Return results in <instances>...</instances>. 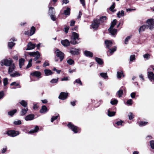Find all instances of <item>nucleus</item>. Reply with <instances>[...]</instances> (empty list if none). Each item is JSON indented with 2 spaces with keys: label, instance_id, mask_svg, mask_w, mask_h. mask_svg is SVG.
<instances>
[{
  "label": "nucleus",
  "instance_id": "obj_1",
  "mask_svg": "<svg viewBox=\"0 0 154 154\" xmlns=\"http://www.w3.org/2000/svg\"><path fill=\"white\" fill-rule=\"evenodd\" d=\"M72 41H71L70 42L72 44L75 45L80 42H77L76 40H79L80 38H79V34L75 32H73L71 37Z\"/></svg>",
  "mask_w": 154,
  "mask_h": 154
},
{
  "label": "nucleus",
  "instance_id": "obj_2",
  "mask_svg": "<svg viewBox=\"0 0 154 154\" xmlns=\"http://www.w3.org/2000/svg\"><path fill=\"white\" fill-rule=\"evenodd\" d=\"M146 25L149 29L151 30L154 28V19L150 18L146 21Z\"/></svg>",
  "mask_w": 154,
  "mask_h": 154
},
{
  "label": "nucleus",
  "instance_id": "obj_3",
  "mask_svg": "<svg viewBox=\"0 0 154 154\" xmlns=\"http://www.w3.org/2000/svg\"><path fill=\"white\" fill-rule=\"evenodd\" d=\"M13 61L11 59L9 60L5 59L2 60L1 63V64L2 66L5 65L6 66H10L13 63Z\"/></svg>",
  "mask_w": 154,
  "mask_h": 154
},
{
  "label": "nucleus",
  "instance_id": "obj_4",
  "mask_svg": "<svg viewBox=\"0 0 154 154\" xmlns=\"http://www.w3.org/2000/svg\"><path fill=\"white\" fill-rule=\"evenodd\" d=\"M67 125L69 128L71 129L75 133H76L78 132L79 128L71 123H69Z\"/></svg>",
  "mask_w": 154,
  "mask_h": 154
},
{
  "label": "nucleus",
  "instance_id": "obj_5",
  "mask_svg": "<svg viewBox=\"0 0 154 154\" xmlns=\"http://www.w3.org/2000/svg\"><path fill=\"white\" fill-rule=\"evenodd\" d=\"M100 24V21L97 20H94L93 23L91 25L92 28L94 29H96Z\"/></svg>",
  "mask_w": 154,
  "mask_h": 154
},
{
  "label": "nucleus",
  "instance_id": "obj_6",
  "mask_svg": "<svg viewBox=\"0 0 154 154\" xmlns=\"http://www.w3.org/2000/svg\"><path fill=\"white\" fill-rule=\"evenodd\" d=\"M56 55L59 57L60 61H62L64 57V54L63 52L59 51V50H57L56 51Z\"/></svg>",
  "mask_w": 154,
  "mask_h": 154
},
{
  "label": "nucleus",
  "instance_id": "obj_7",
  "mask_svg": "<svg viewBox=\"0 0 154 154\" xmlns=\"http://www.w3.org/2000/svg\"><path fill=\"white\" fill-rule=\"evenodd\" d=\"M30 75L36 77L38 78H40L41 77L42 74L40 72L35 71L31 73Z\"/></svg>",
  "mask_w": 154,
  "mask_h": 154
},
{
  "label": "nucleus",
  "instance_id": "obj_8",
  "mask_svg": "<svg viewBox=\"0 0 154 154\" xmlns=\"http://www.w3.org/2000/svg\"><path fill=\"white\" fill-rule=\"evenodd\" d=\"M7 134L8 136L11 137H15L19 134L18 131H10L7 132Z\"/></svg>",
  "mask_w": 154,
  "mask_h": 154
},
{
  "label": "nucleus",
  "instance_id": "obj_9",
  "mask_svg": "<svg viewBox=\"0 0 154 154\" xmlns=\"http://www.w3.org/2000/svg\"><path fill=\"white\" fill-rule=\"evenodd\" d=\"M51 1H50V3L48 5V7L49 8V10H48V14L50 15L53 14H54L55 13V11L54 10V7H52L51 6Z\"/></svg>",
  "mask_w": 154,
  "mask_h": 154
},
{
  "label": "nucleus",
  "instance_id": "obj_10",
  "mask_svg": "<svg viewBox=\"0 0 154 154\" xmlns=\"http://www.w3.org/2000/svg\"><path fill=\"white\" fill-rule=\"evenodd\" d=\"M68 95L67 93L61 92L59 97V98L61 100H64L67 98Z\"/></svg>",
  "mask_w": 154,
  "mask_h": 154
},
{
  "label": "nucleus",
  "instance_id": "obj_11",
  "mask_svg": "<svg viewBox=\"0 0 154 154\" xmlns=\"http://www.w3.org/2000/svg\"><path fill=\"white\" fill-rule=\"evenodd\" d=\"M35 44H32L31 42L29 43L27 45V48L26 50H30L34 49L35 47Z\"/></svg>",
  "mask_w": 154,
  "mask_h": 154
},
{
  "label": "nucleus",
  "instance_id": "obj_12",
  "mask_svg": "<svg viewBox=\"0 0 154 154\" xmlns=\"http://www.w3.org/2000/svg\"><path fill=\"white\" fill-rule=\"evenodd\" d=\"M148 77L151 81L153 79L154 81V74L152 72L149 71V69H148Z\"/></svg>",
  "mask_w": 154,
  "mask_h": 154
},
{
  "label": "nucleus",
  "instance_id": "obj_13",
  "mask_svg": "<svg viewBox=\"0 0 154 154\" xmlns=\"http://www.w3.org/2000/svg\"><path fill=\"white\" fill-rule=\"evenodd\" d=\"M15 68V66L14 63L10 65L9 67L8 70V73L10 74L14 70Z\"/></svg>",
  "mask_w": 154,
  "mask_h": 154
},
{
  "label": "nucleus",
  "instance_id": "obj_14",
  "mask_svg": "<svg viewBox=\"0 0 154 154\" xmlns=\"http://www.w3.org/2000/svg\"><path fill=\"white\" fill-rule=\"evenodd\" d=\"M116 47H115L112 49L109 48V50L107 52V55L108 56H109L112 55L114 52L116 51Z\"/></svg>",
  "mask_w": 154,
  "mask_h": 154
},
{
  "label": "nucleus",
  "instance_id": "obj_15",
  "mask_svg": "<svg viewBox=\"0 0 154 154\" xmlns=\"http://www.w3.org/2000/svg\"><path fill=\"white\" fill-rule=\"evenodd\" d=\"M35 116L33 114H29L25 118V119L26 121H31L33 120Z\"/></svg>",
  "mask_w": 154,
  "mask_h": 154
},
{
  "label": "nucleus",
  "instance_id": "obj_16",
  "mask_svg": "<svg viewBox=\"0 0 154 154\" xmlns=\"http://www.w3.org/2000/svg\"><path fill=\"white\" fill-rule=\"evenodd\" d=\"M106 48L108 49L110 48L112 45V42L109 40H106L105 42Z\"/></svg>",
  "mask_w": 154,
  "mask_h": 154
},
{
  "label": "nucleus",
  "instance_id": "obj_17",
  "mask_svg": "<svg viewBox=\"0 0 154 154\" xmlns=\"http://www.w3.org/2000/svg\"><path fill=\"white\" fill-rule=\"evenodd\" d=\"M61 42V44L65 47L68 46L69 45V41L66 39L62 40Z\"/></svg>",
  "mask_w": 154,
  "mask_h": 154
},
{
  "label": "nucleus",
  "instance_id": "obj_18",
  "mask_svg": "<svg viewBox=\"0 0 154 154\" xmlns=\"http://www.w3.org/2000/svg\"><path fill=\"white\" fill-rule=\"evenodd\" d=\"M48 111L47 107L45 106H43L42 107L41 109L40 110L41 113H45L47 112Z\"/></svg>",
  "mask_w": 154,
  "mask_h": 154
},
{
  "label": "nucleus",
  "instance_id": "obj_19",
  "mask_svg": "<svg viewBox=\"0 0 154 154\" xmlns=\"http://www.w3.org/2000/svg\"><path fill=\"white\" fill-rule=\"evenodd\" d=\"M80 50L79 49H75L70 51V53L73 55H78L79 54Z\"/></svg>",
  "mask_w": 154,
  "mask_h": 154
},
{
  "label": "nucleus",
  "instance_id": "obj_20",
  "mask_svg": "<svg viewBox=\"0 0 154 154\" xmlns=\"http://www.w3.org/2000/svg\"><path fill=\"white\" fill-rule=\"evenodd\" d=\"M10 75L11 77H18L21 75L20 73L17 71L14 72L13 73H11L10 74Z\"/></svg>",
  "mask_w": 154,
  "mask_h": 154
},
{
  "label": "nucleus",
  "instance_id": "obj_21",
  "mask_svg": "<svg viewBox=\"0 0 154 154\" xmlns=\"http://www.w3.org/2000/svg\"><path fill=\"white\" fill-rule=\"evenodd\" d=\"M84 53L85 56L88 57H92L93 56V53L90 51H85Z\"/></svg>",
  "mask_w": 154,
  "mask_h": 154
},
{
  "label": "nucleus",
  "instance_id": "obj_22",
  "mask_svg": "<svg viewBox=\"0 0 154 154\" xmlns=\"http://www.w3.org/2000/svg\"><path fill=\"white\" fill-rule=\"evenodd\" d=\"M148 27L146 25H144L141 26L139 29V32L140 33L144 31L145 29L147 28Z\"/></svg>",
  "mask_w": 154,
  "mask_h": 154
},
{
  "label": "nucleus",
  "instance_id": "obj_23",
  "mask_svg": "<svg viewBox=\"0 0 154 154\" xmlns=\"http://www.w3.org/2000/svg\"><path fill=\"white\" fill-rule=\"evenodd\" d=\"M109 32L112 35H115L116 34L117 32V29H116L111 28L109 29V28L108 29Z\"/></svg>",
  "mask_w": 154,
  "mask_h": 154
},
{
  "label": "nucleus",
  "instance_id": "obj_24",
  "mask_svg": "<svg viewBox=\"0 0 154 154\" xmlns=\"http://www.w3.org/2000/svg\"><path fill=\"white\" fill-rule=\"evenodd\" d=\"M44 72L46 76L51 75L53 74V72L50 69H45L44 70Z\"/></svg>",
  "mask_w": 154,
  "mask_h": 154
},
{
  "label": "nucleus",
  "instance_id": "obj_25",
  "mask_svg": "<svg viewBox=\"0 0 154 154\" xmlns=\"http://www.w3.org/2000/svg\"><path fill=\"white\" fill-rule=\"evenodd\" d=\"M28 110V109L27 108L22 109L20 112V115L23 116L25 115Z\"/></svg>",
  "mask_w": 154,
  "mask_h": 154
},
{
  "label": "nucleus",
  "instance_id": "obj_26",
  "mask_svg": "<svg viewBox=\"0 0 154 154\" xmlns=\"http://www.w3.org/2000/svg\"><path fill=\"white\" fill-rule=\"evenodd\" d=\"M25 60L23 58H21L19 60V66L20 68H21L22 66L24 64V63Z\"/></svg>",
  "mask_w": 154,
  "mask_h": 154
},
{
  "label": "nucleus",
  "instance_id": "obj_27",
  "mask_svg": "<svg viewBox=\"0 0 154 154\" xmlns=\"http://www.w3.org/2000/svg\"><path fill=\"white\" fill-rule=\"evenodd\" d=\"M125 12L124 11L122 10L119 11L117 14V15L119 18H120L124 16Z\"/></svg>",
  "mask_w": 154,
  "mask_h": 154
},
{
  "label": "nucleus",
  "instance_id": "obj_28",
  "mask_svg": "<svg viewBox=\"0 0 154 154\" xmlns=\"http://www.w3.org/2000/svg\"><path fill=\"white\" fill-rule=\"evenodd\" d=\"M39 130V128L38 126H36L34 129L31 130L29 132V133L31 134L33 133L37 132Z\"/></svg>",
  "mask_w": 154,
  "mask_h": 154
},
{
  "label": "nucleus",
  "instance_id": "obj_29",
  "mask_svg": "<svg viewBox=\"0 0 154 154\" xmlns=\"http://www.w3.org/2000/svg\"><path fill=\"white\" fill-rule=\"evenodd\" d=\"M35 31V28L34 26H32L31 28L30 32V36L33 35Z\"/></svg>",
  "mask_w": 154,
  "mask_h": 154
},
{
  "label": "nucleus",
  "instance_id": "obj_30",
  "mask_svg": "<svg viewBox=\"0 0 154 154\" xmlns=\"http://www.w3.org/2000/svg\"><path fill=\"white\" fill-rule=\"evenodd\" d=\"M96 61L99 65H102L103 63V62L102 59L100 58L96 57L95 58Z\"/></svg>",
  "mask_w": 154,
  "mask_h": 154
},
{
  "label": "nucleus",
  "instance_id": "obj_31",
  "mask_svg": "<svg viewBox=\"0 0 154 154\" xmlns=\"http://www.w3.org/2000/svg\"><path fill=\"white\" fill-rule=\"evenodd\" d=\"M115 7V2L113 3L112 5L109 8L110 10L112 12H113L116 11V10L114 9Z\"/></svg>",
  "mask_w": 154,
  "mask_h": 154
},
{
  "label": "nucleus",
  "instance_id": "obj_32",
  "mask_svg": "<svg viewBox=\"0 0 154 154\" xmlns=\"http://www.w3.org/2000/svg\"><path fill=\"white\" fill-rule=\"evenodd\" d=\"M100 75L101 77L105 79H107L108 78L107 73L102 72L100 74Z\"/></svg>",
  "mask_w": 154,
  "mask_h": 154
},
{
  "label": "nucleus",
  "instance_id": "obj_33",
  "mask_svg": "<svg viewBox=\"0 0 154 154\" xmlns=\"http://www.w3.org/2000/svg\"><path fill=\"white\" fill-rule=\"evenodd\" d=\"M116 113V112H112L110 111L109 110H108L107 115L108 116L111 117L114 116Z\"/></svg>",
  "mask_w": 154,
  "mask_h": 154
},
{
  "label": "nucleus",
  "instance_id": "obj_34",
  "mask_svg": "<svg viewBox=\"0 0 154 154\" xmlns=\"http://www.w3.org/2000/svg\"><path fill=\"white\" fill-rule=\"evenodd\" d=\"M17 112V110L14 109L13 110L10 111L8 112V114L10 116H13L14 114Z\"/></svg>",
  "mask_w": 154,
  "mask_h": 154
},
{
  "label": "nucleus",
  "instance_id": "obj_35",
  "mask_svg": "<svg viewBox=\"0 0 154 154\" xmlns=\"http://www.w3.org/2000/svg\"><path fill=\"white\" fill-rule=\"evenodd\" d=\"M20 103L24 107H26L27 105V102L24 100H22L20 102Z\"/></svg>",
  "mask_w": 154,
  "mask_h": 154
},
{
  "label": "nucleus",
  "instance_id": "obj_36",
  "mask_svg": "<svg viewBox=\"0 0 154 154\" xmlns=\"http://www.w3.org/2000/svg\"><path fill=\"white\" fill-rule=\"evenodd\" d=\"M116 19L114 20L111 23V25L109 28V29L111 28H113L114 26L116 24Z\"/></svg>",
  "mask_w": 154,
  "mask_h": 154
},
{
  "label": "nucleus",
  "instance_id": "obj_37",
  "mask_svg": "<svg viewBox=\"0 0 154 154\" xmlns=\"http://www.w3.org/2000/svg\"><path fill=\"white\" fill-rule=\"evenodd\" d=\"M70 8H67L66 10L64 11V14L66 15H69L70 14Z\"/></svg>",
  "mask_w": 154,
  "mask_h": 154
},
{
  "label": "nucleus",
  "instance_id": "obj_38",
  "mask_svg": "<svg viewBox=\"0 0 154 154\" xmlns=\"http://www.w3.org/2000/svg\"><path fill=\"white\" fill-rule=\"evenodd\" d=\"M38 53H39L38 51H37L36 52H29L28 53L29 55L31 56H32L33 57H34L36 56V55H37V54Z\"/></svg>",
  "mask_w": 154,
  "mask_h": 154
},
{
  "label": "nucleus",
  "instance_id": "obj_39",
  "mask_svg": "<svg viewBox=\"0 0 154 154\" xmlns=\"http://www.w3.org/2000/svg\"><path fill=\"white\" fill-rule=\"evenodd\" d=\"M117 73V77L118 79L120 78L122 76H123L124 77V75L123 74V72L122 71L121 72H118Z\"/></svg>",
  "mask_w": 154,
  "mask_h": 154
},
{
  "label": "nucleus",
  "instance_id": "obj_40",
  "mask_svg": "<svg viewBox=\"0 0 154 154\" xmlns=\"http://www.w3.org/2000/svg\"><path fill=\"white\" fill-rule=\"evenodd\" d=\"M32 59H30L29 61L28 64L26 66V68L28 69L29 68H30L32 65Z\"/></svg>",
  "mask_w": 154,
  "mask_h": 154
},
{
  "label": "nucleus",
  "instance_id": "obj_41",
  "mask_svg": "<svg viewBox=\"0 0 154 154\" xmlns=\"http://www.w3.org/2000/svg\"><path fill=\"white\" fill-rule=\"evenodd\" d=\"M123 94V92L122 90H119V91H118L117 93V94H118L119 96V97H121Z\"/></svg>",
  "mask_w": 154,
  "mask_h": 154
},
{
  "label": "nucleus",
  "instance_id": "obj_42",
  "mask_svg": "<svg viewBox=\"0 0 154 154\" xmlns=\"http://www.w3.org/2000/svg\"><path fill=\"white\" fill-rule=\"evenodd\" d=\"M106 19V16H102L100 18L99 21H100L101 22H103Z\"/></svg>",
  "mask_w": 154,
  "mask_h": 154
},
{
  "label": "nucleus",
  "instance_id": "obj_43",
  "mask_svg": "<svg viewBox=\"0 0 154 154\" xmlns=\"http://www.w3.org/2000/svg\"><path fill=\"white\" fill-rule=\"evenodd\" d=\"M15 45V43L12 42H9L8 43V46L11 49L12 48L14 45Z\"/></svg>",
  "mask_w": 154,
  "mask_h": 154
},
{
  "label": "nucleus",
  "instance_id": "obj_44",
  "mask_svg": "<svg viewBox=\"0 0 154 154\" xmlns=\"http://www.w3.org/2000/svg\"><path fill=\"white\" fill-rule=\"evenodd\" d=\"M135 60V57L134 55H131L130 57V61L132 62Z\"/></svg>",
  "mask_w": 154,
  "mask_h": 154
},
{
  "label": "nucleus",
  "instance_id": "obj_45",
  "mask_svg": "<svg viewBox=\"0 0 154 154\" xmlns=\"http://www.w3.org/2000/svg\"><path fill=\"white\" fill-rule=\"evenodd\" d=\"M58 78H57V79H52L50 82L52 83H57V82L58 81Z\"/></svg>",
  "mask_w": 154,
  "mask_h": 154
},
{
  "label": "nucleus",
  "instance_id": "obj_46",
  "mask_svg": "<svg viewBox=\"0 0 154 154\" xmlns=\"http://www.w3.org/2000/svg\"><path fill=\"white\" fill-rule=\"evenodd\" d=\"M131 38V36H128L125 39V44H128V41Z\"/></svg>",
  "mask_w": 154,
  "mask_h": 154
},
{
  "label": "nucleus",
  "instance_id": "obj_47",
  "mask_svg": "<svg viewBox=\"0 0 154 154\" xmlns=\"http://www.w3.org/2000/svg\"><path fill=\"white\" fill-rule=\"evenodd\" d=\"M150 57V54L148 53L146 54L143 55V57L144 58L146 59V60H148L149 58Z\"/></svg>",
  "mask_w": 154,
  "mask_h": 154
},
{
  "label": "nucleus",
  "instance_id": "obj_48",
  "mask_svg": "<svg viewBox=\"0 0 154 154\" xmlns=\"http://www.w3.org/2000/svg\"><path fill=\"white\" fill-rule=\"evenodd\" d=\"M67 63L69 65H71L74 63V61L72 59H69L67 61Z\"/></svg>",
  "mask_w": 154,
  "mask_h": 154
},
{
  "label": "nucleus",
  "instance_id": "obj_49",
  "mask_svg": "<svg viewBox=\"0 0 154 154\" xmlns=\"http://www.w3.org/2000/svg\"><path fill=\"white\" fill-rule=\"evenodd\" d=\"M147 122H141L139 123V125L140 126H143L146 125Z\"/></svg>",
  "mask_w": 154,
  "mask_h": 154
},
{
  "label": "nucleus",
  "instance_id": "obj_50",
  "mask_svg": "<svg viewBox=\"0 0 154 154\" xmlns=\"http://www.w3.org/2000/svg\"><path fill=\"white\" fill-rule=\"evenodd\" d=\"M59 116V114L56 116H53L51 118V122H53L54 121L56 120Z\"/></svg>",
  "mask_w": 154,
  "mask_h": 154
},
{
  "label": "nucleus",
  "instance_id": "obj_51",
  "mask_svg": "<svg viewBox=\"0 0 154 154\" xmlns=\"http://www.w3.org/2000/svg\"><path fill=\"white\" fill-rule=\"evenodd\" d=\"M14 124L16 125H20L21 124V122L20 120H17L14 122Z\"/></svg>",
  "mask_w": 154,
  "mask_h": 154
},
{
  "label": "nucleus",
  "instance_id": "obj_52",
  "mask_svg": "<svg viewBox=\"0 0 154 154\" xmlns=\"http://www.w3.org/2000/svg\"><path fill=\"white\" fill-rule=\"evenodd\" d=\"M75 82L80 84V85H82V82L81 81L80 79H76L75 81L74 82V84Z\"/></svg>",
  "mask_w": 154,
  "mask_h": 154
},
{
  "label": "nucleus",
  "instance_id": "obj_53",
  "mask_svg": "<svg viewBox=\"0 0 154 154\" xmlns=\"http://www.w3.org/2000/svg\"><path fill=\"white\" fill-rule=\"evenodd\" d=\"M3 83L4 86H6L8 84V79L7 78H6L4 79Z\"/></svg>",
  "mask_w": 154,
  "mask_h": 154
},
{
  "label": "nucleus",
  "instance_id": "obj_54",
  "mask_svg": "<svg viewBox=\"0 0 154 154\" xmlns=\"http://www.w3.org/2000/svg\"><path fill=\"white\" fill-rule=\"evenodd\" d=\"M129 119L130 120L132 119L134 117V115L131 112H130L128 115Z\"/></svg>",
  "mask_w": 154,
  "mask_h": 154
},
{
  "label": "nucleus",
  "instance_id": "obj_55",
  "mask_svg": "<svg viewBox=\"0 0 154 154\" xmlns=\"http://www.w3.org/2000/svg\"><path fill=\"white\" fill-rule=\"evenodd\" d=\"M150 145L152 149H154V141L151 140L150 141Z\"/></svg>",
  "mask_w": 154,
  "mask_h": 154
},
{
  "label": "nucleus",
  "instance_id": "obj_56",
  "mask_svg": "<svg viewBox=\"0 0 154 154\" xmlns=\"http://www.w3.org/2000/svg\"><path fill=\"white\" fill-rule=\"evenodd\" d=\"M118 101L116 100H114L110 102V103L112 105H115L117 103Z\"/></svg>",
  "mask_w": 154,
  "mask_h": 154
},
{
  "label": "nucleus",
  "instance_id": "obj_57",
  "mask_svg": "<svg viewBox=\"0 0 154 154\" xmlns=\"http://www.w3.org/2000/svg\"><path fill=\"white\" fill-rule=\"evenodd\" d=\"M69 77H65L61 79V81H68L69 80Z\"/></svg>",
  "mask_w": 154,
  "mask_h": 154
},
{
  "label": "nucleus",
  "instance_id": "obj_58",
  "mask_svg": "<svg viewBox=\"0 0 154 154\" xmlns=\"http://www.w3.org/2000/svg\"><path fill=\"white\" fill-rule=\"evenodd\" d=\"M54 14H51L50 15L51 18V20H52L53 21H55L56 20V17L54 15Z\"/></svg>",
  "mask_w": 154,
  "mask_h": 154
},
{
  "label": "nucleus",
  "instance_id": "obj_59",
  "mask_svg": "<svg viewBox=\"0 0 154 154\" xmlns=\"http://www.w3.org/2000/svg\"><path fill=\"white\" fill-rule=\"evenodd\" d=\"M11 86L14 85L16 86H18L19 85V84L16 83V82H12L10 85Z\"/></svg>",
  "mask_w": 154,
  "mask_h": 154
},
{
  "label": "nucleus",
  "instance_id": "obj_60",
  "mask_svg": "<svg viewBox=\"0 0 154 154\" xmlns=\"http://www.w3.org/2000/svg\"><path fill=\"white\" fill-rule=\"evenodd\" d=\"M49 65V64L48 61H45L43 64V66L44 67H45Z\"/></svg>",
  "mask_w": 154,
  "mask_h": 154
},
{
  "label": "nucleus",
  "instance_id": "obj_61",
  "mask_svg": "<svg viewBox=\"0 0 154 154\" xmlns=\"http://www.w3.org/2000/svg\"><path fill=\"white\" fill-rule=\"evenodd\" d=\"M35 57L34 59V60L35 61L36 60L40 57V54L39 53H38L37 55L35 56Z\"/></svg>",
  "mask_w": 154,
  "mask_h": 154
},
{
  "label": "nucleus",
  "instance_id": "obj_62",
  "mask_svg": "<svg viewBox=\"0 0 154 154\" xmlns=\"http://www.w3.org/2000/svg\"><path fill=\"white\" fill-rule=\"evenodd\" d=\"M132 99H131L128 100L127 102V104H129V105H131L132 104Z\"/></svg>",
  "mask_w": 154,
  "mask_h": 154
},
{
  "label": "nucleus",
  "instance_id": "obj_63",
  "mask_svg": "<svg viewBox=\"0 0 154 154\" xmlns=\"http://www.w3.org/2000/svg\"><path fill=\"white\" fill-rule=\"evenodd\" d=\"M4 94L3 91L0 92V99L2 98L4 96Z\"/></svg>",
  "mask_w": 154,
  "mask_h": 154
},
{
  "label": "nucleus",
  "instance_id": "obj_64",
  "mask_svg": "<svg viewBox=\"0 0 154 154\" xmlns=\"http://www.w3.org/2000/svg\"><path fill=\"white\" fill-rule=\"evenodd\" d=\"M136 94V93L134 92L131 93L130 95L131 98H134L135 97Z\"/></svg>",
  "mask_w": 154,
  "mask_h": 154
}]
</instances>
